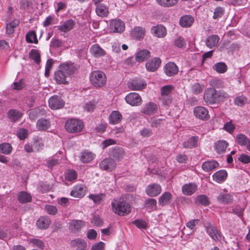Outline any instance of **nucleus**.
<instances>
[{"label":"nucleus","instance_id":"nucleus-17","mask_svg":"<svg viewBox=\"0 0 250 250\" xmlns=\"http://www.w3.org/2000/svg\"><path fill=\"white\" fill-rule=\"evenodd\" d=\"M70 245L73 248H76L77 250H84L87 249L86 242L82 239L77 238L70 242Z\"/></svg>","mask_w":250,"mask_h":250},{"label":"nucleus","instance_id":"nucleus-15","mask_svg":"<svg viewBox=\"0 0 250 250\" xmlns=\"http://www.w3.org/2000/svg\"><path fill=\"white\" fill-rule=\"evenodd\" d=\"M91 54L96 58L102 57L106 55V52L98 44H95L90 48Z\"/></svg>","mask_w":250,"mask_h":250},{"label":"nucleus","instance_id":"nucleus-36","mask_svg":"<svg viewBox=\"0 0 250 250\" xmlns=\"http://www.w3.org/2000/svg\"><path fill=\"white\" fill-rule=\"evenodd\" d=\"M109 119L111 124H116L121 121L122 115L118 111H113L110 114Z\"/></svg>","mask_w":250,"mask_h":250},{"label":"nucleus","instance_id":"nucleus-7","mask_svg":"<svg viewBox=\"0 0 250 250\" xmlns=\"http://www.w3.org/2000/svg\"><path fill=\"white\" fill-rule=\"evenodd\" d=\"M126 102L132 106H139L142 104V99L137 93L131 92L127 94L125 98Z\"/></svg>","mask_w":250,"mask_h":250},{"label":"nucleus","instance_id":"nucleus-52","mask_svg":"<svg viewBox=\"0 0 250 250\" xmlns=\"http://www.w3.org/2000/svg\"><path fill=\"white\" fill-rule=\"evenodd\" d=\"M29 58L34 60L37 64H39L41 62V56L38 50L32 49L29 54Z\"/></svg>","mask_w":250,"mask_h":250},{"label":"nucleus","instance_id":"nucleus-19","mask_svg":"<svg viewBox=\"0 0 250 250\" xmlns=\"http://www.w3.org/2000/svg\"><path fill=\"white\" fill-rule=\"evenodd\" d=\"M95 157V155L92 152L85 150L81 152L80 159L83 163H87L92 161Z\"/></svg>","mask_w":250,"mask_h":250},{"label":"nucleus","instance_id":"nucleus-61","mask_svg":"<svg viewBox=\"0 0 250 250\" xmlns=\"http://www.w3.org/2000/svg\"><path fill=\"white\" fill-rule=\"evenodd\" d=\"M204 86L199 83H195L192 86V91L195 94H198L202 92Z\"/></svg>","mask_w":250,"mask_h":250},{"label":"nucleus","instance_id":"nucleus-21","mask_svg":"<svg viewBox=\"0 0 250 250\" xmlns=\"http://www.w3.org/2000/svg\"><path fill=\"white\" fill-rule=\"evenodd\" d=\"M51 126V123L48 119L41 118L36 123L37 128L40 131H45Z\"/></svg>","mask_w":250,"mask_h":250},{"label":"nucleus","instance_id":"nucleus-22","mask_svg":"<svg viewBox=\"0 0 250 250\" xmlns=\"http://www.w3.org/2000/svg\"><path fill=\"white\" fill-rule=\"evenodd\" d=\"M217 201L223 204H229L232 202L233 196L229 193H221L217 197Z\"/></svg>","mask_w":250,"mask_h":250},{"label":"nucleus","instance_id":"nucleus-5","mask_svg":"<svg viewBox=\"0 0 250 250\" xmlns=\"http://www.w3.org/2000/svg\"><path fill=\"white\" fill-rule=\"evenodd\" d=\"M116 167V163L111 158H106L99 163V168L101 170L110 172L114 170Z\"/></svg>","mask_w":250,"mask_h":250},{"label":"nucleus","instance_id":"nucleus-63","mask_svg":"<svg viewBox=\"0 0 250 250\" xmlns=\"http://www.w3.org/2000/svg\"><path fill=\"white\" fill-rule=\"evenodd\" d=\"M132 224L139 229H146L147 228V224L142 220H136L132 222Z\"/></svg>","mask_w":250,"mask_h":250},{"label":"nucleus","instance_id":"nucleus-23","mask_svg":"<svg viewBox=\"0 0 250 250\" xmlns=\"http://www.w3.org/2000/svg\"><path fill=\"white\" fill-rule=\"evenodd\" d=\"M59 69L63 71L67 76L73 74L75 71V67L73 64L70 62H66L60 65Z\"/></svg>","mask_w":250,"mask_h":250},{"label":"nucleus","instance_id":"nucleus-57","mask_svg":"<svg viewBox=\"0 0 250 250\" xmlns=\"http://www.w3.org/2000/svg\"><path fill=\"white\" fill-rule=\"evenodd\" d=\"M51 188L49 185L45 182H42L38 187V189L41 192L44 193L49 191Z\"/></svg>","mask_w":250,"mask_h":250},{"label":"nucleus","instance_id":"nucleus-59","mask_svg":"<svg viewBox=\"0 0 250 250\" xmlns=\"http://www.w3.org/2000/svg\"><path fill=\"white\" fill-rule=\"evenodd\" d=\"M247 102V98L243 96H239L236 97L234 100L235 104L242 106Z\"/></svg>","mask_w":250,"mask_h":250},{"label":"nucleus","instance_id":"nucleus-8","mask_svg":"<svg viewBox=\"0 0 250 250\" xmlns=\"http://www.w3.org/2000/svg\"><path fill=\"white\" fill-rule=\"evenodd\" d=\"M49 106L52 109L62 108L64 105V101L58 96H52L48 100Z\"/></svg>","mask_w":250,"mask_h":250},{"label":"nucleus","instance_id":"nucleus-27","mask_svg":"<svg viewBox=\"0 0 250 250\" xmlns=\"http://www.w3.org/2000/svg\"><path fill=\"white\" fill-rule=\"evenodd\" d=\"M197 186L194 183L184 185L182 187V192L185 195H190L197 190Z\"/></svg>","mask_w":250,"mask_h":250},{"label":"nucleus","instance_id":"nucleus-44","mask_svg":"<svg viewBox=\"0 0 250 250\" xmlns=\"http://www.w3.org/2000/svg\"><path fill=\"white\" fill-rule=\"evenodd\" d=\"M19 23L20 21L15 19L8 24L6 29V33L9 35L13 34L14 32V29L19 25Z\"/></svg>","mask_w":250,"mask_h":250},{"label":"nucleus","instance_id":"nucleus-37","mask_svg":"<svg viewBox=\"0 0 250 250\" xmlns=\"http://www.w3.org/2000/svg\"><path fill=\"white\" fill-rule=\"evenodd\" d=\"M228 145V143L226 141H219L215 144V150L218 153H224Z\"/></svg>","mask_w":250,"mask_h":250},{"label":"nucleus","instance_id":"nucleus-64","mask_svg":"<svg viewBox=\"0 0 250 250\" xmlns=\"http://www.w3.org/2000/svg\"><path fill=\"white\" fill-rule=\"evenodd\" d=\"M218 102L229 98V95L223 90L216 91Z\"/></svg>","mask_w":250,"mask_h":250},{"label":"nucleus","instance_id":"nucleus-4","mask_svg":"<svg viewBox=\"0 0 250 250\" xmlns=\"http://www.w3.org/2000/svg\"><path fill=\"white\" fill-rule=\"evenodd\" d=\"M204 100L207 104H213L218 102L216 90L213 88H208L205 90Z\"/></svg>","mask_w":250,"mask_h":250},{"label":"nucleus","instance_id":"nucleus-31","mask_svg":"<svg viewBox=\"0 0 250 250\" xmlns=\"http://www.w3.org/2000/svg\"><path fill=\"white\" fill-rule=\"evenodd\" d=\"M237 143L240 146H245L247 149L250 151V140L243 134H239L236 136Z\"/></svg>","mask_w":250,"mask_h":250},{"label":"nucleus","instance_id":"nucleus-50","mask_svg":"<svg viewBox=\"0 0 250 250\" xmlns=\"http://www.w3.org/2000/svg\"><path fill=\"white\" fill-rule=\"evenodd\" d=\"M146 208L149 209L151 211L157 209V201L155 199L149 198L145 202Z\"/></svg>","mask_w":250,"mask_h":250},{"label":"nucleus","instance_id":"nucleus-49","mask_svg":"<svg viewBox=\"0 0 250 250\" xmlns=\"http://www.w3.org/2000/svg\"><path fill=\"white\" fill-rule=\"evenodd\" d=\"M195 202L196 204L203 206H208L209 204L208 197L205 195H199L197 196Z\"/></svg>","mask_w":250,"mask_h":250},{"label":"nucleus","instance_id":"nucleus-51","mask_svg":"<svg viewBox=\"0 0 250 250\" xmlns=\"http://www.w3.org/2000/svg\"><path fill=\"white\" fill-rule=\"evenodd\" d=\"M105 197V195L104 193L99 194H90L89 198L92 200L94 203L100 204L104 200Z\"/></svg>","mask_w":250,"mask_h":250},{"label":"nucleus","instance_id":"nucleus-28","mask_svg":"<svg viewBox=\"0 0 250 250\" xmlns=\"http://www.w3.org/2000/svg\"><path fill=\"white\" fill-rule=\"evenodd\" d=\"M75 24V21L72 20H69L65 21L62 25L58 26V29L61 32H67L73 28Z\"/></svg>","mask_w":250,"mask_h":250},{"label":"nucleus","instance_id":"nucleus-25","mask_svg":"<svg viewBox=\"0 0 250 250\" xmlns=\"http://www.w3.org/2000/svg\"><path fill=\"white\" fill-rule=\"evenodd\" d=\"M51 223V220L48 217L41 216L37 220L36 225L40 229H46L48 228Z\"/></svg>","mask_w":250,"mask_h":250},{"label":"nucleus","instance_id":"nucleus-32","mask_svg":"<svg viewBox=\"0 0 250 250\" xmlns=\"http://www.w3.org/2000/svg\"><path fill=\"white\" fill-rule=\"evenodd\" d=\"M84 225V222L81 220H73L69 223L70 229L73 232L81 229Z\"/></svg>","mask_w":250,"mask_h":250},{"label":"nucleus","instance_id":"nucleus-6","mask_svg":"<svg viewBox=\"0 0 250 250\" xmlns=\"http://www.w3.org/2000/svg\"><path fill=\"white\" fill-rule=\"evenodd\" d=\"M146 85L145 81L139 78H135L130 80L127 83L129 88L132 90H141Z\"/></svg>","mask_w":250,"mask_h":250},{"label":"nucleus","instance_id":"nucleus-55","mask_svg":"<svg viewBox=\"0 0 250 250\" xmlns=\"http://www.w3.org/2000/svg\"><path fill=\"white\" fill-rule=\"evenodd\" d=\"M66 179L69 181H72L76 179L77 177V172L73 169L68 170L65 175Z\"/></svg>","mask_w":250,"mask_h":250},{"label":"nucleus","instance_id":"nucleus-11","mask_svg":"<svg viewBox=\"0 0 250 250\" xmlns=\"http://www.w3.org/2000/svg\"><path fill=\"white\" fill-rule=\"evenodd\" d=\"M111 31L114 33H122L125 30V24L123 21L119 19L112 20L110 24Z\"/></svg>","mask_w":250,"mask_h":250},{"label":"nucleus","instance_id":"nucleus-34","mask_svg":"<svg viewBox=\"0 0 250 250\" xmlns=\"http://www.w3.org/2000/svg\"><path fill=\"white\" fill-rule=\"evenodd\" d=\"M214 181L219 183L225 181L227 177V172L225 170H221L215 172L212 176Z\"/></svg>","mask_w":250,"mask_h":250},{"label":"nucleus","instance_id":"nucleus-9","mask_svg":"<svg viewBox=\"0 0 250 250\" xmlns=\"http://www.w3.org/2000/svg\"><path fill=\"white\" fill-rule=\"evenodd\" d=\"M162 191V188L158 184H151L148 185L146 189V192L150 197H156Z\"/></svg>","mask_w":250,"mask_h":250},{"label":"nucleus","instance_id":"nucleus-40","mask_svg":"<svg viewBox=\"0 0 250 250\" xmlns=\"http://www.w3.org/2000/svg\"><path fill=\"white\" fill-rule=\"evenodd\" d=\"M198 140V138L197 137L192 136L183 144V147L186 148H191L196 147L197 145Z\"/></svg>","mask_w":250,"mask_h":250},{"label":"nucleus","instance_id":"nucleus-10","mask_svg":"<svg viewBox=\"0 0 250 250\" xmlns=\"http://www.w3.org/2000/svg\"><path fill=\"white\" fill-rule=\"evenodd\" d=\"M173 89V86L171 85H165L161 88V94L162 96L163 97V100L164 104L167 105L171 103V99L168 96Z\"/></svg>","mask_w":250,"mask_h":250},{"label":"nucleus","instance_id":"nucleus-12","mask_svg":"<svg viewBox=\"0 0 250 250\" xmlns=\"http://www.w3.org/2000/svg\"><path fill=\"white\" fill-rule=\"evenodd\" d=\"M194 114L198 118L206 120L209 118L208 111L203 106H197L194 108Z\"/></svg>","mask_w":250,"mask_h":250},{"label":"nucleus","instance_id":"nucleus-24","mask_svg":"<svg viewBox=\"0 0 250 250\" xmlns=\"http://www.w3.org/2000/svg\"><path fill=\"white\" fill-rule=\"evenodd\" d=\"M67 77V74L60 69L55 72L54 74V78L58 84H66L67 82L66 81V78Z\"/></svg>","mask_w":250,"mask_h":250},{"label":"nucleus","instance_id":"nucleus-13","mask_svg":"<svg viewBox=\"0 0 250 250\" xmlns=\"http://www.w3.org/2000/svg\"><path fill=\"white\" fill-rule=\"evenodd\" d=\"M207 232L210 237L215 241H219L221 239V234L216 227L209 224L206 227Z\"/></svg>","mask_w":250,"mask_h":250},{"label":"nucleus","instance_id":"nucleus-53","mask_svg":"<svg viewBox=\"0 0 250 250\" xmlns=\"http://www.w3.org/2000/svg\"><path fill=\"white\" fill-rule=\"evenodd\" d=\"M26 41L27 42L37 43L38 41L35 31H30L26 35Z\"/></svg>","mask_w":250,"mask_h":250},{"label":"nucleus","instance_id":"nucleus-54","mask_svg":"<svg viewBox=\"0 0 250 250\" xmlns=\"http://www.w3.org/2000/svg\"><path fill=\"white\" fill-rule=\"evenodd\" d=\"M29 242L33 247H36L41 249H43L44 247V243L42 240L37 238L30 239Z\"/></svg>","mask_w":250,"mask_h":250},{"label":"nucleus","instance_id":"nucleus-14","mask_svg":"<svg viewBox=\"0 0 250 250\" xmlns=\"http://www.w3.org/2000/svg\"><path fill=\"white\" fill-rule=\"evenodd\" d=\"M157 108V105L156 104L149 102L144 105L142 109V112L145 114L150 115L156 113Z\"/></svg>","mask_w":250,"mask_h":250},{"label":"nucleus","instance_id":"nucleus-20","mask_svg":"<svg viewBox=\"0 0 250 250\" xmlns=\"http://www.w3.org/2000/svg\"><path fill=\"white\" fill-rule=\"evenodd\" d=\"M151 33L157 37L162 38L166 36L167 30L163 25H158L151 28Z\"/></svg>","mask_w":250,"mask_h":250},{"label":"nucleus","instance_id":"nucleus-2","mask_svg":"<svg viewBox=\"0 0 250 250\" xmlns=\"http://www.w3.org/2000/svg\"><path fill=\"white\" fill-rule=\"evenodd\" d=\"M90 81L95 87H101L105 84L106 77L105 74L101 71H94L90 74Z\"/></svg>","mask_w":250,"mask_h":250},{"label":"nucleus","instance_id":"nucleus-16","mask_svg":"<svg viewBox=\"0 0 250 250\" xmlns=\"http://www.w3.org/2000/svg\"><path fill=\"white\" fill-rule=\"evenodd\" d=\"M161 63V60L159 58L156 57L146 62V67L148 71L154 72L159 67Z\"/></svg>","mask_w":250,"mask_h":250},{"label":"nucleus","instance_id":"nucleus-42","mask_svg":"<svg viewBox=\"0 0 250 250\" xmlns=\"http://www.w3.org/2000/svg\"><path fill=\"white\" fill-rule=\"evenodd\" d=\"M22 114L20 111L15 109H11L8 113V116L10 119L13 122L19 121L21 117Z\"/></svg>","mask_w":250,"mask_h":250},{"label":"nucleus","instance_id":"nucleus-29","mask_svg":"<svg viewBox=\"0 0 250 250\" xmlns=\"http://www.w3.org/2000/svg\"><path fill=\"white\" fill-rule=\"evenodd\" d=\"M219 166V163L215 161H208L205 162L203 163L202 167V169L207 172L211 171Z\"/></svg>","mask_w":250,"mask_h":250},{"label":"nucleus","instance_id":"nucleus-48","mask_svg":"<svg viewBox=\"0 0 250 250\" xmlns=\"http://www.w3.org/2000/svg\"><path fill=\"white\" fill-rule=\"evenodd\" d=\"M213 69L219 73H224L227 70V65L223 62L215 63L212 67Z\"/></svg>","mask_w":250,"mask_h":250},{"label":"nucleus","instance_id":"nucleus-30","mask_svg":"<svg viewBox=\"0 0 250 250\" xmlns=\"http://www.w3.org/2000/svg\"><path fill=\"white\" fill-rule=\"evenodd\" d=\"M150 57V52L148 50L143 49L135 54L136 60L138 62L145 61Z\"/></svg>","mask_w":250,"mask_h":250},{"label":"nucleus","instance_id":"nucleus-3","mask_svg":"<svg viewBox=\"0 0 250 250\" xmlns=\"http://www.w3.org/2000/svg\"><path fill=\"white\" fill-rule=\"evenodd\" d=\"M83 125L82 121L71 119L68 120L65 124L66 130L71 133H77L81 131Z\"/></svg>","mask_w":250,"mask_h":250},{"label":"nucleus","instance_id":"nucleus-1","mask_svg":"<svg viewBox=\"0 0 250 250\" xmlns=\"http://www.w3.org/2000/svg\"><path fill=\"white\" fill-rule=\"evenodd\" d=\"M113 211L120 216H125L131 211L129 204L123 199L115 200L112 202Z\"/></svg>","mask_w":250,"mask_h":250},{"label":"nucleus","instance_id":"nucleus-39","mask_svg":"<svg viewBox=\"0 0 250 250\" xmlns=\"http://www.w3.org/2000/svg\"><path fill=\"white\" fill-rule=\"evenodd\" d=\"M96 12L99 16L107 17L108 14V9L105 5L99 4L97 5Z\"/></svg>","mask_w":250,"mask_h":250},{"label":"nucleus","instance_id":"nucleus-46","mask_svg":"<svg viewBox=\"0 0 250 250\" xmlns=\"http://www.w3.org/2000/svg\"><path fill=\"white\" fill-rule=\"evenodd\" d=\"M12 149V146L9 143H4L0 144V152L2 154H10Z\"/></svg>","mask_w":250,"mask_h":250},{"label":"nucleus","instance_id":"nucleus-18","mask_svg":"<svg viewBox=\"0 0 250 250\" xmlns=\"http://www.w3.org/2000/svg\"><path fill=\"white\" fill-rule=\"evenodd\" d=\"M178 72L177 66L173 62H168L165 66V72L168 76H172Z\"/></svg>","mask_w":250,"mask_h":250},{"label":"nucleus","instance_id":"nucleus-58","mask_svg":"<svg viewBox=\"0 0 250 250\" xmlns=\"http://www.w3.org/2000/svg\"><path fill=\"white\" fill-rule=\"evenodd\" d=\"M224 13V9L221 7H217L214 10L213 18L217 19L221 17Z\"/></svg>","mask_w":250,"mask_h":250},{"label":"nucleus","instance_id":"nucleus-62","mask_svg":"<svg viewBox=\"0 0 250 250\" xmlns=\"http://www.w3.org/2000/svg\"><path fill=\"white\" fill-rule=\"evenodd\" d=\"M43 146L44 144L41 139H37L34 141L33 147L37 151L42 150Z\"/></svg>","mask_w":250,"mask_h":250},{"label":"nucleus","instance_id":"nucleus-41","mask_svg":"<svg viewBox=\"0 0 250 250\" xmlns=\"http://www.w3.org/2000/svg\"><path fill=\"white\" fill-rule=\"evenodd\" d=\"M145 29L140 27H135L132 30L131 32V36L137 39H141L143 38L145 36Z\"/></svg>","mask_w":250,"mask_h":250},{"label":"nucleus","instance_id":"nucleus-47","mask_svg":"<svg viewBox=\"0 0 250 250\" xmlns=\"http://www.w3.org/2000/svg\"><path fill=\"white\" fill-rule=\"evenodd\" d=\"M18 200L21 203H25L31 201V196L24 191H21L18 195Z\"/></svg>","mask_w":250,"mask_h":250},{"label":"nucleus","instance_id":"nucleus-43","mask_svg":"<svg viewBox=\"0 0 250 250\" xmlns=\"http://www.w3.org/2000/svg\"><path fill=\"white\" fill-rule=\"evenodd\" d=\"M70 195L74 197L82 198L84 195L83 188L81 186H76L71 191Z\"/></svg>","mask_w":250,"mask_h":250},{"label":"nucleus","instance_id":"nucleus-26","mask_svg":"<svg viewBox=\"0 0 250 250\" xmlns=\"http://www.w3.org/2000/svg\"><path fill=\"white\" fill-rule=\"evenodd\" d=\"M110 156L115 160L120 161L124 156V151L122 147L112 148L110 150Z\"/></svg>","mask_w":250,"mask_h":250},{"label":"nucleus","instance_id":"nucleus-60","mask_svg":"<svg viewBox=\"0 0 250 250\" xmlns=\"http://www.w3.org/2000/svg\"><path fill=\"white\" fill-rule=\"evenodd\" d=\"M17 135L20 140H24L27 137L28 130L24 128H21L17 131Z\"/></svg>","mask_w":250,"mask_h":250},{"label":"nucleus","instance_id":"nucleus-38","mask_svg":"<svg viewBox=\"0 0 250 250\" xmlns=\"http://www.w3.org/2000/svg\"><path fill=\"white\" fill-rule=\"evenodd\" d=\"M172 198V195L169 192H165L159 198V203L164 206L168 203Z\"/></svg>","mask_w":250,"mask_h":250},{"label":"nucleus","instance_id":"nucleus-45","mask_svg":"<svg viewBox=\"0 0 250 250\" xmlns=\"http://www.w3.org/2000/svg\"><path fill=\"white\" fill-rule=\"evenodd\" d=\"M158 4L164 7H170L175 5L178 0H156Z\"/></svg>","mask_w":250,"mask_h":250},{"label":"nucleus","instance_id":"nucleus-56","mask_svg":"<svg viewBox=\"0 0 250 250\" xmlns=\"http://www.w3.org/2000/svg\"><path fill=\"white\" fill-rule=\"evenodd\" d=\"M44 209L48 214L51 215H55L58 212L57 208L53 205H46L44 207Z\"/></svg>","mask_w":250,"mask_h":250},{"label":"nucleus","instance_id":"nucleus-35","mask_svg":"<svg viewBox=\"0 0 250 250\" xmlns=\"http://www.w3.org/2000/svg\"><path fill=\"white\" fill-rule=\"evenodd\" d=\"M219 37L215 35L209 36L206 40V45L211 48L216 46L218 43Z\"/></svg>","mask_w":250,"mask_h":250},{"label":"nucleus","instance_id":"nucleus-33","mask_svg":"<svg viewBox=\"0 0 250 250\" xmlns=\"http://www.w3.org/2000/svg\"><path fill=\"white\" fill-rule=\"evenodd\" d=\"M194 22V19L189 15L184 16L180 18L179 22L181 26L183 27H190Z\"/></svg>","mask_w":250,"mask_h":250}]
</instances>
